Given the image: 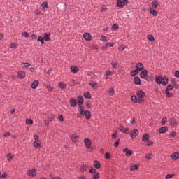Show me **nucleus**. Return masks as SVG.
<instances>
[{"label":"nucleus","mask_w":179,"mask_h":179,"mask_svg":"<svg viewBox=\"0 0 179 179\" xmlns=\"http://www.w3.org/2000/svg\"><path fill=\"white\" fill-rule=\"evenodd\" d=\"M78 118H87L90 119V112L88 110H84V106L78 107V113L76 114Z\"/></svg>","instance_id":"nucleus-1"},{"label":"nucleus","mask_w":179,"mask_h":179,"mask_svg":"<svg viewBox=\"0 0 179 179\" xmlns=\"http://www.w3.org/2000/svg\"><path fill=\"white\" fill-rule=\"evenodd\" d=\"M155 83H157V84L163 85V86L167 85V77L157 76L155 77Z\"/></svg>","instance_id":"nucleus-2"},{"label":"nucleus","mask_w":179,"mask_h":179,"mask_svg":"<svg viewBox=\"0 0 179 179\" xmlns=\"http://www.w3.org/2000/svg\"><path fill=\"white\" fill-rule=\"evenodd\" d=\"M117 4L115 5L117 8H124L125 5H128V0H117Z\"/></svg>","instance_id":"nucleus-3"},{"label":"nucleus","mask_w":179,"mask_h":179,"mask_svg":"<svg viewBox=\"0 0 179 179\" xmlns=\"http://www.w3.org/2000/svg\"><path fill=\"white\" fill-rule=\"evenodd\" d=\"M173 88L176 87H167V88L165 89V97L171 98L172 94L169 93V91H171V90H173Z\"/></svg>","instance_id":"nucleus-4"},{"label":"nucleus","mask_w":179,"mask_h":179,"mask_svg":"<svg viewBox=\"0 0 179 179\" xmlns=\"http://www.w3.org/2000/svg\"><path fill=\"white\" fill-rule=\"evenodd\" d=\"M27 175L30 177H34L35 176H36V170L29 169L27 171Z\"/></svg>","instance_id":"nucleus-5"},{"label":"nucleus","mask_w":179,"mask_h":179,"mask_svg":"<svg viewBox=\"0 0 179 179\" xmlns=\"http://www.w3.org/2000/svg\"><path fill=\"white\" fill-rule=\"evenodd\" d=\"M50 36H51V34L45 33L43 34V36H38V38L41 37V38L44 39L45 41H49L50 40H51V38L49 37Z\"/></svg>","instance_id":"nucleus-6"},{"label":"nucleus","mask_w":179,"mask_h":179,"mask_svg":"<svg viewBox=\"0 0 179 179\" xmlns=\"http://www.w3.org/2000/svg\"><path fill=\"white\" fill-rule=\"evenodd\" d=\"M136 98H138V99H141V101H142V98L144 97V92L138 91V92H136V96H132Z\"/></svg>","instance_id":"nucleus-7"},{"label":"nucleus","mask_w":179,"mask_h":179,"mask_svg":"<svg viewBox=\"0 0 179 179\" xmlns=\"http://www.w3.org/2000/svg\"><path fill=\"white\" fill-rule=\"evenodd\" d=\"M135 68H136V69H135L134 71H146L143 70L144 69V65L142 64V63H137L136 66H135Z\"/></svg>","instance_id":"nucleus-8"},{"label":"nucleus","mask_w":179,"mask_h":179,"mask_svg":"<svg viewBox=\"0 0 179 179\" xmlns=\"http://www.w3.org/2000/svg\"><path fill=\"white\" fill-rule=\"evenodd\" d=\"M169 158H171V160H178V159H179V153L173 152L171 156H169Z\"/></svg>","instance_id":"nucleus-9"},{"label":"nucleus","mask_w":179,"mask_h":179,"mask_svg":"<svg viewBox=\"0 0 179 179\" xmlns=\"http://www.w3.org/2000/svg\"><path fill=\"white\" fill-rule=\"evenodd\" d=\"M136 136H138V130H132V131L130 132V138L134 139L136 138Z\"/></svg>","instance_id":"nucleus-10"},{"label":"nucleus","mask_w":179,"mask_h":179,"mask_svg":"<svg viewBox=\"0 0 179 179\" xmlns=\"http://www.w3.org/2000/svg\"><path fill=\"white\" fill-rule=\"evenodd\" d=\"M90 145H92V142H90V139L85 138V147L88 148H90Z\"/></svg>","instance_id":"nucleus-11"},{"label":"nucleus","mask_w":179,"mask_h":179,"mask_svg":"<svg viewBox=\"0 0 179 179\" xmlns=\"http://www.w3.org/2000/svg\"><path fill=\"white\" fill-rule=\"evenodd\" d=\"M131 101H132V103H140L141 102H142V101H140L139 99H138V97L134 96H132V97L130 98Z\"/></svg>","instance_id":"nucleus-12"},{"label":"nucleus","mask_w":179,"mask_h":179,"mask_svg":"<svg viewBox=\"0 0 179 179\" xmlns=\"http://www.w3.org/2000/svg\"><path fill=\"white\" fill-rule=\"evenodd\" d=\"M32 146H34V148H41V141H38V140L34 141V142L32 143Z\"/></svg>","instance_id":"nucleus-13"},{"label":"nucleus","mask_w":179,"mask_h":179,"mask_svg":"<svg viewBox=\"0 0 179 179\" xmlns=\"http://www.w3.org/2000/svg\"><path fill=\"white\" fill-rule=\"evenodd\" d=\"M83 38H85V41H90V38H92V36H90V34L85 33L83 34Z\"/></svg>","instance_id":"nucleus-14"},{"label":"nucleus","mask_w":179,"mask_h":179,"mask_svg":"<svg viewBox=\"0 0 179 179\" xmlns=\"http://www.w3.org/2000/svg\"><path fill=\"white\" fill-rule=\"evenodd\" d=\"M117 129H119L120 131H122V133L128 134V129L124 128V126H122V124H120V127Z\"/></svg>","instance_id":"nucleus-15"},{"label":"nucleus","mask_w":179,"mask_h":179,"mask_svg":"<svg viewBox=\"0 0 179 179\" xmlns=\"http://www.w3.org/2000/svg\"><path fill=\"white\" fill-rule=\"evenodd\" d=\"M92 166L95 167V169H100L101 163H99V161H95L92 162Z\"/></svg>","instance_id":"nucleus-16"},{"label":"nucleus","mask_w":179,"mask_h":179,"mask_svg":"<svg viewBox=\"0 0 179 179\" xmlns=\"http://www.w3.org/2000/svg\"><path fill=\"white\" fill-rule=\"evenodd\" d=\"M89 86H91V88H92V90H96V83H94V81H91L89 83Z\"/></svg>","instance_id":"nucleus-17"},{"label":"nucleus","mask_w":179,"mask_h":179,"mask_svg":"<svg viewBox=\"0 0 179 179\" xmlns=\"http://www.w3.org/2000/svg\"><path fill=\"white\" fill-rule=\"evenodd\" d=\"M76 105H78V101H76V99H70V106L76 107Z\"/></svg>","instance_id":"nucleus-18"},{"label":"nucleus","mask_w":179,"mask_h":179,"mask_svg":"<svg viewBox=\"0 0 179 179\" xmlns=\"http://www.w3.org/2000/svg\"><path fill=\"white\" fill-rule=\"evenodd\" d=\"M124 153H126V157H129L131 155V150H128V148H124Z\"/></svg>","instance_id":"nucleus-19"},{"label":"nucleus","mask_w":179,"mask_h":179,"mask_svg":"<svg viewBox=\"0 0 179 179\" xmlns=\"http://www.w3.org/2000/svg\"><path fill=\"white\" fill-rule=\"evenodd\" d=\"M26 77V73L23 71H18V78L22 79Z\"/></svg>","instance_id":"nucleus-20"},{"label":"nucleus","mask_w":179,"mask_h":179,"mask_svg":"<svg viewBox=\"0 0 179 179\" xmlns=\"http://www.w3.org/2000/svg\"><path fill=\"white\" fill-rule=\"evenodd\" d=\"M133 83H134V85H140V78L138 76L134 77V79H133Z\"/></svg>","instance_id":"nucleus-21"},{"label":"nucleus","mask_w":179,"mask_h":179,"mask_svg":"<svg viewBox=\"0 0 179 179\" xmlns=\"http://www.w3.org/2000/svg\"><path fill=\"white\" fill-rule=\"evenodd\" d=\"M142 70H132L130 71V76H135L138 75V72H140Z\"/></svg>","instance_id":"nucleus-22"},{"label":"nucleus","mask_w":179,"mask_h":179,"mask_svg":"<svg viewBox=\"0 0 179 179\" xmlns=\"http://www.w3.org/2000/svg\"><path fill=\"white\" fill-rule=\"evenodd\" d=\"M70 72H72V73H78V67H76L74 66H71Z\"/></svg>","instance_id":"nucleus-23"},{"label":"nucleus","mask_w":179,"mask_h":179,"mask_svg":"<svg viewBox=\"0 0 179 179\" xmlns=\"http://www.w3.org/2000/svg\"><path fill=\"white\" fill-rule=\"evenodd\" d=\"M37 86H38V81L34 80V82H32V84L31 85V88L36 89Z\"/></svg>","instance_id":"nucleus-24"},{"label":"nucleus","mask_w":179,"mask_h":179,"mask_svg":"<svg viewBox=\"0 0 179 179\" xmlns=\"http://www.w3.org/2000/svg\"><path fill=\"white\" fill-rule=\"evenodd\" d=\"M74 100H76V102H78V106L82 105V103L84 102V99H82V96H78V98H77L76 99H74Z\"/></svg>","instance_id":"nucleus-25"},{"label":"nucleus","mask_w":179,"mask_h":179,"mask_svg":"<svg viewBox=\"0 0 179 179\" xmlns=\"http://www.w3.org/2000/svg\"><path fill=\"white\" fill-rule=\"evenodd\" d=\"M167 132V127H163L159 129V134H165Z\"/></svg>","instance_id":"nucleus-26"},{"label":"nucleus","mask_w":179,"mask_h":179,"mask_svg":"<svg viewBox=\"0 0 179 179\" xmlns=\"http://www.w3.org/2000/svg\"><path fill=\"white\" fill-rule=\"evenodd\" d=\"M146 75H148L146 70H143V71L141 72V78H146Z\"/></svg>","instance_id":"nucleus-27"},{"label":"nucleus","mask_w":179,"mask_h":179,"mask_svg":"<svg viewBox=\"0 0 179 179\" xmlns=\"http://www.w3.org/2000/svg\"><path fill=\"white\" fill-rule=\"evenodd\" d=\"M20 66L22 67V69H27L30 67V63H22L20 64Z\"/></svg>","instance_id":"nucleus-28"},{"label":"nucleus","mask_w":179,"mask_h":179,"mask_svg":"<svg viewBox=\"0 0 179 179\" xmlns=\"http://www.w3.org/2000/svg\"><path fill=\"white\" fill-rule=\"evenodd\" d=\"M151 6L156 8L157 7H159V3L157 2V1H153V2H151Z\"/></svg>","instance_id":"nucleus-29"},{"label":"nucleus","mask_w":179,"mask_h":179,"mask_svg":"<svg viewBox=\"0 0 179 179\" xmlns=\"http://www.w3.org/2000/svg\"><path fill=\"white\" fill-rule=\"evenodd\" d=\"M78 142V136L76 134H72V143H77Z\"/></svg>","instance_id":"nucleus-30"},{"label":"nucleus","mask_w":179,"mask_h":179,"mask_svg":"<svg viewBox=\"0 0 179 179\" xmlns=\"http://www.w3.org/2000/svg\"><path fill=\"white\" fill-rule=\"evenodd\" d=\"M41 8H42L43 10H45V9H47L48 8L47 2H43V3H41Z\"/></svg>","instance_id":"nucleus-31"},{"label":"nucleus","mask_w":179,"mask_h":179,"mask_svg":"<svg viewBox=\"0 0 179 179\" xmlns=\"http://www.w3.org/2000/svg\"><path fill=\"white\" fill-rule=\"evenodd\" d=\"M149 14H151V15L157 16V11H155V9H150L149 10Z\"/></svg>","instance_id":"nucleus-32"},{"label":"nucleus","mask_w":179,"mask_h":179,"mask_svg":"<svg viewBox=\"0 0 179 179\" xmlns=\"http://www.w3.org/2000/svg\"><path fill=\"white\" fill-rule=\"evenodd\" d=\"M176 119L171 118L169 119V124H171V126H174L176 125Z\"/></svg>","instance_id":"nucleus-33"},{"label":"nucleus","mask_w":179,"mask_h":179,"mask_svg":"<svg viewBox=\"0 0 179 179\" xmlns=\"http://www.w3.org/2000/svg\"><path fill=\"white\" fill-rule=\"evenodd\" d=\"M148 141V134H145L143 135V142H146Z\"/></svg>","instance_id":"nucleus-34"},{"label":"nucleus","mask_w":179,"mask_h":179,"mask_svg":"<svg viewBox=\"0 0 179 179\" xmlns=\"http://www.w3.org/2000/svg\"><path fill=\"white\" fill-rule=\"evenodd\" d=\"M59 89L64 90L65 87H66V85H65L64 83L62 82V83H59Z\"/></svg>","instance_id":"nucleus-35"},{"label":"nucleus","mask_w":179,"mask_h":179,"mask_svg":"<svg viewBox=\"0 0 179 179\" xmlns=\"http://www.w3.org/2000/svg\"><path fill=\"white\" fill-rule=\"evenodd\" d=\"M138 170V165H134L130 166V171Z\"/></svg>","instance_id":"nucleus-36"},{"label":"nucleus","mask_w":179,"mask_h":179,"mask_svg":"<svg viewBox=\"0 0 179 179\" xmlns=\"http://www.w3.org/2000/svg\"><path fill=\"white\" fill-rule=\"evenodd\" d=\"M83 96H85V99H90V93L87 92L83 94Z\"/></svg>","instance_id":"nucleus-37"},{"label":"nucleus","mask_w":179,"mask_h":179,"mask_svg":"<svg viewBox=\"0 0 179 179\" xmlns=\"http://www.w3.org/2000/svg\"><path fill=\"white\" fill-rule=\"evenodd\" d=\"M17 47V45L14 43H10V48L12 49V50H15V48Z\"/></svg>","instance_id":"nucleus-38"},{"label":"nucleus","mask_w":179,"mask_h":179,"mask_svg":"<svg viewBox=\"0 0 179 179\" xmlns=\"http://www.w3.org/2000/svg\"><path fill=\"white\" fill-rule=\"evenodd\" d=\"M115 138H117V131H115L111 134V139H115Z\"/></svg>","instance_id":"nucleus-39"},{"label":"nucleus","mask_w":179,"mask_h":179,"mask_svg":"<svg viewBox=\"0 0 179 179\" xmlns=\"http://www.w3.org/2000/svg\"><path fill=\"white\" fill-rule=\"evenodd\" d=\"M167 87H173V88L178 89V84L173 83V84H171V85H167Z\"/></svg>","instance_id":"nucleus-40"},{"label":"nucleus","mask_w":179,"mask_h":179,"mask_svg":"<svg viewBox=\"0 0 179 179\" xmlns=\"http://www.w3.org/2000/svg\"><path fill=\"white\" fill-rule=\"evenodd\" d=\"M86 169H87V167L86 166V165H84L80 167V172L84 173L85 171H86Z\"/></svg>","instance_id":"nucleus-41"},{"label":"nucleus","mask_w":179,"mask_h":179,"mask_svg":"<svg viewBox=\"0 0 179 179\" xmlns=\"http://www.w3.org/2000/svg\"><path fill=\"white\" fill-rule=\"evenodd\" d=\"M107 92L109 93V96H113V88H109L107 90Z\"/></svg>","instance_id":"nucleus-42"},{"label":"nucleus","mask_w":179,"mask_h":179,"mask_svg":"<svg viewBox=\"0 0 179 179\" xmlns=\"http://www.w3.org/2000/svg\"><path fill=\"white\" fill-rule=\"evenodd\" d=\"M147 39L150 41H155V37H152V35H148L147 36Z\"/></svg>","instance_id":"nucleus-43"},{"label":"nucleus","mask_w":179,"mask_h":179,"mask_svg":"<svg viewBox=\"0 0 179 179\" xmlns=\"http://www.w3.org/2000/svg\"><path fill=\"white\" fill-rule=\"evenodd\" d=\"M101 41L107 43V37H105V36H101Z\"/></svg>","instance_id":"nucleus-44"},{"label":"nucleus","mask_w":179,"mask_h":179,"mask_svg":"<svg viewBox=\"0 0 179 179\" xmlns=\"http://www.w3.org/2000/svg\"><path fill=\"white\" fill-rule=\"evenodd\" d=\"M36 41H38L41 43V44H43V41H45V39L43 38L38 37V39H36Z\"/></svg>","instance_id":"nucleus-45"},{"label":"nucleus","mask_w":179,"mask_h":179,"mask_svg":"<svg viewBox=\"0 0 179 179\" xmlns=\"http://www.w3.org/2000/svg\"><path fill=\"white\" fill-rule=\"evenodd\" d=\"M111 67H113V69H117V64H116L115 62H111Z\"/></svg>","instance_id":"nucleus-46"},{"label":"nucleus","mask_w":179,"mask_h":179,"mask_svg":"<svg viewBox=\"0 0 179 179\" xmlns=\"http://www.w3.org/2000/svg\"><path fill=\"white\" fill-rule=\"evenodd\" d=\"M53 119H54L53 115L47 116V120H48L49 122L53 121Z\"/></svg>","instance_id":"nucleus-47"},{"label":"nucleus","mask_w":179,"mask_h":179,"mask_svg":"<svg viewBox=\"0 0 179 179\" xmlns=\"http://www.w3.org/2000/svg\"><path fill=\"white\" fill-rule=\"evenodd\" d=\"M6 157H8V162L11 161V159H13V156L11 155V154H8V155H6Z\"/></svg>","instance_id":"nucleus-48"},{"label":"nucleus","mask_w":179,"mask_h":179,"mask_svg":"<svg viewBox=\"0 0 179 179\" xmlns=\"http://www.w3.org/2000/svg\"><path fill=\"white\" fill-rule=\"evenodd\" d=\"M25 122H27V124L28 125H32V120L27 119V121H25Z\"/></svg>","instance_id":"nucleus-49"},{"label":"nucleus","mask_w":179,"mask_h":179,"mask_svg":"<svg viewBox=\"0 0 179 179\" xmlns=\"http://www.w3.org/2000/svg\"><path fill=\"white\" fill-rule=\"evenodd\" d=\"M166 122H167V117H163V119H161V124H165Z\"/></svg>","instance_id":"nucleus-50"},{"label":"nucleus","mask_w":179,"mask_h":179,"mask_svg":"<svg viewBox=\"0 0 179 179\" xmlns=\"http://www.w3.org/2000/svg\"><path fill=\"white\" fill-rule=\"evenodd\" d=\"M120 145V140H117V141H115V143H113V147L117 148V146Z\"/></svg>","instance_id":"nucleus-51"},{"label":"nucleus","mask_w":179,"mask_h":179,"mask_svg":"<svg viewBox=\"0 0 179 179\" xmlns=\"http://www.w3.org/2000/svg\"><path fill=\"white\" fill-rule=\"evenodd\" d=\"M171 178H173V175L167 174L166 176H165V179H171Z\"/></svg>","instance_id":"nucleus-52"},{"label":"nucleus","mask_w":179,"mask_h":179,"mask_svg":"<svg viewBox=\"0 0 179 179\" xmlns=\"http://www.w3.org/2000/svg\"><path fill=\"white\" fill-rule=\"evenodd\" d=\"M152 154H148L147 156L145 157L147 160H150V158H152Z\"/></svg>","instance_id":"nucleus-53"},{"label":"nucleus","mask_w":179,"mask_h":179,"mask_svg":"<svg viewBox=\"0 0 179 179\" xmlns=\"http://www.w3.org/2000/svg\"><path fill=\"white\" fill-rule=\"evenodd\" d=\"M47 91L52 92L53 91V87L51 85H47Z\"/></svg>","instance_id":"nucleus-54"},{"label":"nucleus","mask_w":179,"mask_h":179,"mask_svg":"<svg viewBox=\"0 0 179 179\" xmlns=\"http://www.w3.org/2000/svg\"><path fill=\"white\" fill-rule=\"evenodd\" d=\"M6 176H7V174H6V173H0V179H1V178H5V177H6Z\"/></svg>","instance_id":"nucleus-55"},{"label":"nucleus","mask_w":179,"mask_h":179,"mask_svg":"<svg viewBox=\"0 0 179 179\" xmlns=\"http://www.w3.org/2000/svg\"><path fill=\"white\" fill-rule=\"evenodd\" d=\"M117 49H119L120 51H124V50H125V46L124 45H120V47L117 48Z\"/></svg>","instance_id":"nucleus-56"},{"label":"nucleus","mask_w":179,"mask_h":179,"mask_svg":"<svg viewBox=\"0 0 179 179\" xmlns=\"http://www.w3.org/2000/svg\"><path fill=\"white\" fill-rule=\"evenodd\" d=\"M105 76H111V71H105Z\"/></svg>","instance_id":"nucleus-57"},{"label":"nucleus","mask_w":179,"mask_h":179,"mask_svg":"<svg viewBox=\"0 0 179 179\" xmlns=\"http://www.w3.org/2000/svg\"><path fill=\"white\" fill-rule=\"evenodd\" d=\"M96 171L94 170V169L89 170V173H91V174H94V173H96Z\"/></svg>","instance_id":"nucleus-58"},{"label":"nucleus","mask_w":179,"mask_h":179,"mask_svg":"<svg viewBox=\"0 0 179 179\" xmlns=\"http://www.w3.org/2000/svg\"><path fill=\"white\" fill-rule=\"evenodd\" d=\"M173 76H175L176 78H179V71H176L175 73H173Z\"/></svg>","instance_id":"nucleus-59"},{"label":"nucleus","mask_w":179,"mask_h":179,"mask_svg":"<svg viewBox=\"0 0 179 179\" xmlns=\"http://www.w3.org/2000/svg\"><path fill=\"white\" fill-rule=\"evenodd\" d=\"M111 29H113V30H117V24H113V26H111Z\"/></svg>","instance_id":"nucleus-60"},{"label":"nucleus","mask_w":179,"mask_h":179,"mask_svg":"<svg viewBox=\"0 0 179 179\" xmlns=\"http://www.w3.org/2000/svg\"><path fill=\"white\" fill-rule=\"evenodd\" d=\"M92 179H99V173L92 175Z\"/></svg>","instance_id":"nucleus-61"},{"label":"nucleus","mask_w":179,"mask_h":179,"mask_svg":"<svg viewBox=\"0 0 179 179\" xmlns=\"http://www.w3.org/2000/svg\"><path fill=\"white\" fill-rule=\"evenodd\" d=\"M103 47H113V43H107V44H105L104 46Z\"/></svg>","instance_id":"nucleus-62"},{"label":"nucleus","mask_w":179,"mask_h":179,"mask_svg":"<svg viewBox=\"0 0 179 179\" xmlns=\"http://www.w3.org/2000/svg\"><path fill=\"white\" fill-rule=\"evenodd\" d=\"M22 37L28 38V33L27 32H23L22 33Z\"/></svg>","instance_id":"nucleus-63"},{"label":"nucleus","mask_w":179,"mask_h":179,"mask_svg":"<svg viewBox=\"0 0 179 179\" xmlns=\"http://www.w3.org/2000/svg\"><path fill=\"white\" fill-rule=\"evenodd\" d=\"M152 141H149L147 142V146H152Z\"/></svg>","instance_id":"nucleus-64"}]
</instances>
